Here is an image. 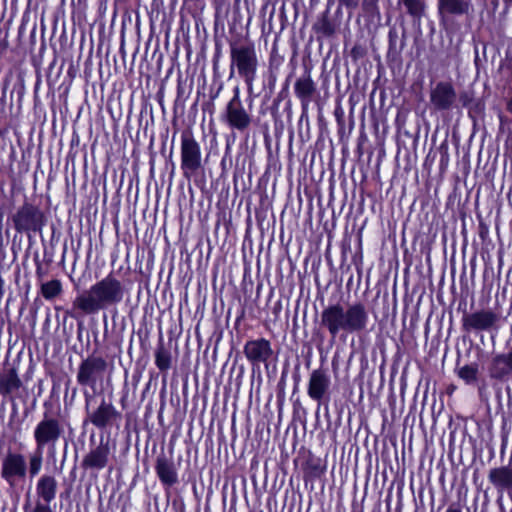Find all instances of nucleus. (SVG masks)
I'll return each instance as SVG.
<instances>
[{"label": "nucleus", "mask_w": 512, "mask_h": 512, "mask_svg": "<svg viewBox=\"0 0 512 512\" xmlns=\"http://www.w3.org/2000/svg\"><path fill=\"white\" fill-rule=\"evenodd\" d=\"M27 466L23 455L8 452L2 461L1 475L10 484L14 485L19 479L26 476Z\"/></svg>", "instance_id": "6e6552de"}, {"label": "nucleus", "mask_w": 512, "mask_h": 512, "mask_svg": "<svg viewBox=\"0 0 512 512\" xmlns=\"http://www.w3.org/2000/svg\"><path fill=\"white\" fill-rule=\"evenodd\" d=\"M9 47L7 36L0 37V57L4 55Z\"/></svg>", "instance_id": "c756f323"}, {"label": "nucleus", "mask_w": 512, "mask_h": 512, "mask_svg": "<svg viewBox=\"0 0 512 512\" xmlns=\"http://www.w3.org/2000/svg\"><path fill=\"white\" fill-rule=\"evenodd\" d=\"M472 10L470 0H438V11L442 16L465 15Z\"/></svg>", "instance_id": "f3484780"}, {"label": "nucleus", "mask_w": 512, "mask_h": 512, "mask_svg": "<svg viewBox=\"0 0 512 512\" xmlns=\"http://www.w3.org/2000/svg\"><path fill=\"white\" fill-rule=\"evenodd\" d=\"M42 295L46 299H52L56 295L60 294L62 290V284L59 280H51L44 283L41 287Z\"/></svg>", "instance_id": "a878e982"}, {"label": "nucleus", "mask_w": 512, "mask_h": 512, "mask_svg": "<svg viewBox=\"0 0 512 512\" xmlns=\"http://www.w3.org/2000/svg\"><path fill=\"white\" fill-rule=\"evenodd\" d=\"M456 100V92L449 82H439L430 92V103L436 110L452 108Z\"/></svg>", "instance_id": "9d476101"}, {"label": "nucleus", "mask_w": 512, "mask_h": 512, "mask_svg": "<svg viewBox=\"0 0 512 512\" xmlns=\"http://www.w3.org/2000/svg\"><path fill=\"white\" fill-rule=\"evenodd\" d=\"M155 471L159 480L164 485L173 486L178 482V473L175 465L173 461L165 455H161L157 458Z\"/></svg>", "instance_id": "2eb2a0df"}, {"label": "nucleus", "mask_w": 512, "mask_h": 512, "mask_svg": "<svg viewBox=\"0 0 512 512\" xmlns=\"http://www.w3.org/2000/svg\"><path fill=\"white\" fill-rule=\"evenodd\" d=\"M155 363L160 370H167L170 367V355L164 349L156 352Z\"/></svg>", "instance_id": "cd10ccee"}, {"label": "nucleus", "mask_w": 512, "mask_h": 512, "mask_svg": "<svg viewBox=\"0 0 512 512\" xmlns=\"http://www.w3.org/2000/svg\"><path fill=\"white\" fill-rule=\"evenodd\" d=\"M446 512H462V511H461V509L459 507L451 505V506L448 507Z\"/></svg>", "instance_id": "2f4dec72"}, {"label": "nucleus", "mask_w": 512, "mask_h": 512, "mask_svg": "<svg viewBox=\"0 0 512 512\" xmlns=\"http://www.w3.org/2000/svg\"><path fill=\"white\" fill-rule=\"evenodd\" d=\"M369 324V312L362 302L347 305L329 304L320 315V325L331 337L340 333L353 334L365 331Z\"/></svg>", "instance_id": "f257e3e1"}, {"label": "nucleus", "mask_w": 512, "mask_h": 512, "mask_svg": "<svg viewBox=\"0 0 512 512\" xmlns=\"http://www.w3.org/2000/svg\"><path fill=\"white\" fill-rule=\"evenodd\" d=\"M105 369L106 362L102 358L87 359L79 369L78 381L84 385L94 386L102 379Z\"/></svg>", "instance_id": "9b49d317"}, {"label": "nucleus", "mask_w": 512, "mask_h": 512, "mask_svg": "<svg viewBox=\"0 0 512 512\" xmlns=\"http://www.w3.org/2000/svg\"><path fill=\"white\" fill-rule=\"evenodd\" d=\"M340 5L345 6L347 9L354 10L358 7L360 0H338Z\"/></svg>", "instance_id": "c85d7f7f"}, {"label": "nucleus", "mask_w": 512, "mask_h": 512, "mask_svg": "<svg viewBox=\"0 0 512 512\" xmlns=\"http://www.w3.org/2000/svg\"><path fill=\"white\" fill-rule=\"evenodd\" d=\"M331 384L330 376L324 369H315L311 372L307 387L309 397L320 402L329 391Z\"/></svg>", "instance_id": "f8f14e48"}, {"label": "nucleus", "mask_w": 512, "mask_h": 512, "mask_svg": "<svg viewBox=\"0 0 512 512\" xmlns=\"http://www.w3.org/2000/svg\"><path fill=\"white\" fill-rule=\"evenodd\" d=\"M489 481L499 490L512 489V468L503 466L490 470Z\"/></svg>", "instance_id": "6ab92c4d"}, {"label": "nucleus", "mask_w": 512, "mask_h": 512, "mask_svg": "<svg viewBox=\"0 0 512 512\" xmlns=\"http://www.w3.org/2000/svg\"><path fill=\"white\" fill-rule=\"evenodd\" d=\"M457 376L466 384L477 383L479 376V366L477 363L466 364L457 370Z\"/></svg>", "instance_id": "b1692460"}, {"label": "nucleus", "mask_w": 512, "mask_h": 512, "mask_svg": "<svg viewBox=\"0 0 512 512\" xmlns=\"http://www.w3.org/2000/svg\"><path fill=\"white\" fill-rule=\"evenodd\" d=\"M110 454V448L108 442L103 441L92 449L84 458L83 465L87 468L102 469L108 462V456Z\"/></svg>", "instance_id": "dca6fc26"}, {"label": "nucleus", "mask_w": 512, "mask_h": 512, "mask_svg": "<svg viewBox=\"0 0 512 512\" xmlns=\"http://www.w3.org/2000/svg\"><path fill=\"white\" fill-rule=\"evenodd\" d=\"M13 222L19 232H35L43 225V214L38 208L25 204L13 216Z\"/></svg>", "instance_id": "0eeeda50"}, {"label": "nucleus", "mask_w": 512, "mask_h": 512, "mask_svg": "<svg viewBox=\"0 0 512 512\" xmlns=\"http://www.w3.org/2000/svg\"><path fill=\"white\" fill-rule=\"evenodd\" d=\"M490 377L503 380L512 375V348L507 353L497 354L493 357L489 367Z\"/></svg>", "instance_id": "4468645a"}, {"label": "nucleus", "mask_w": 512, "mask_h": 512, "mask_svg": "<svg viewBox=\"0 0 512 512\" xmlns=\"http://www.w3.org/2000/svg\"><path fill=\"white\" fill-rule=\"evenodd\" d=\"M21 381L14 369H9L0 375V394L6 396L16 392Z\"/></svg>", "instance_id": "412c9836"}, {"label": "nucleus", "mask_w": 512, "mask_h": 512, "mask_svg": "<svg viewBox=\"0 0 512 512\" xmlns=\"http://www.w3.org/2000/svg\"><path fill=\"white\" fill-rule=\"evenodd\" d=\"M123 299L121 282L109 274L79 295L74 305L85 313H95Z\"/></svg>", "instance_id": "f03ea898"}, {"label": "nucleus", "mask_w": 512, "mask_h": 512, "mask_svg": "<svg viewBox=\"0 0 512 512\" xmlns=\"http://www.w3.org/2000/svg\"><path fill=\"white\" fill-rule=\"evenodd\" d=\"M243 352L247 360L253 365L266 363L273 355L271 343L265 338L247 341L243 347Z\"/></svg>", "instance_id": "1a4fd4ad"}, {"label": "nucleus", "mask_w": 512, "mask_h": 512, "mask_svg": "<svg viewBox=\"0 0 512 512\" xmlns=\"http://www.w3.org/2000/svg\"><path fill=\"white\" fill-rule=\"evenodd\" d=\"M231 69H237L238 75L244 80L249 93L253 92L257 76L258 56L252 42H235L230 45Z\"/></svg>", "instance_id": "7ed1b4c3"}, {"label": "nucleus", "mask_w": 512, "mask_h": 512, "mask_svg": "<svg viewBox=\"0 0 512 512\" xmlns=\"http://www.w3.org/2000/svg\"><path fill=\"white\" fill-rule=\"evenodd\" d=\"M42 466V451L37 447V450L29 457V473L34 477L39 473Z\"/></svg>", "instance_id": "bb28decb"}, {"label": "nucleus", "mask_w": 512, "mask_h": 512, "mask_svg": "<svg viewBox=\"0 0 512 512\" xmlns=\"http://www.w3.org/2000/svg\"><path fill=\"white\" fill-rule=\"evenodd\" d=\"M507 110L512 114V95L509 101L507 102Z\"/></svg>", "instance_id": "473e14b6"}, {"label": "nucleus", "mask_w": 512, "mask_h": 512, "mask_svg": "<svg viewBox=\"0 0 512 512\" xmlns=\"http://www.w3.org/2000/svg\"><path fill=\"white\" fill-rule=\"evenodd\" d=\"M117 416L112 404L102 401L97 410L90 416L91 423L98 428L106 427Z\"/></svg>", "instance_id": "a211bd4d"}, {"label": "nucleus", "mask_w": 512, "mask_h": 512, "mask_svg": "<svg viewBox=\"0 0 512 512\" xmlns=\"http://www.w3.org/2000/svg\"><path fill=\"white\" fill-rule=\"evenodd\" d=\"M61 434L60 423L50 417L45 418L37 425L34 437L37 443V447L42 449L47 443L55 442Z\"/></svg>", "instance_id": "ddd939ff"}, {"label": "nucleus", "mask_w": 512, "mask_h": 512, "mask_svg": "<svg viewBox=\"0 0 512 512\" xmlns=\"http://www.w3.org/2000/svg\"><path fill=\"white\" fill-rule=\"evenodd\" d=\"M56 492V481L50 476H43L37 484L38 495L46 502H50Z\"/></svg>", "instance_id": "4be33fe9"}, {"label": "nucleus", "mask_w": 512, "mask_h": 512, "mask_svg": "<svg viewBox=\"0 0 512 512\" xmlns=\"http://www.w3.org/2000/svg\"><path fill=\"white\" fill-rule=\"evenodd\" d=\"M33 512H51V510L49 509L48 506L41 503H37Z\"/></svg>", "instance_id": "7c9ffc66"}, {"label": "nucleus", "mask_w": 512, "mask_h": 512, "mask_svg": "<svg viewBox=\"0 0 512 512\" xmlns=\"http://www.w3.org/2000/svg\"><path fill=\"white\" fill-rule=\"evenodd\" d=\"M405 7L407 13L414 18H421L425 11L424 0H399Z\"/></svg>", "instance_id": "393cba45"}, {"label": "nucleus", "mask_w": 512, "mask_h": 512, "mask_svg": "<svg viewBox=\"0 0 512 512\" xmlns=\"http://www.w3.org/2000/svg\"><path fill=\"white\" fill-rule=\"evenodd\" d=\"M315 91V83L309 73L298 78L294 84V92L302 103L310 102Z\"/></svg>", "instance_id": "aec40b11"}, {"label": "nucleus", "mask_w": 512, "mask_h": 512, "mask_svg": "<svg viewBox=\"0 0 512 512\" xmlns=\"http://www.w3.org/2000/svg\"><path fill=\"white\" fill-rule=\"evenodd\" d=\"M226 119L232 128L240 131L247 129L251 124V116L242 104L238 87L234 88L233 97L226 106Z\"/></svg>", "instance_id": "39448f33"}, {"label": "nucleus", "mask_w": 512, "mask_h": 512, "mask_svg": "<svg viewBox=\"0 0 512 512\" xmlns=\"http://www.w3.org/2000/svg\"><path fill=\"white\" fill-rule=\"evenodd\" d=\"M462 321L467 331H489L498 327L500 315L491 309H482L465 315Z\"/></svg>", "instance_id": "423d86ee"}, {"label": "nucleus", "mask_w": 512, "mask_h": 512, "mask_svg": "<svg viewBox=\"0 0 512 512\" xmlns=\"http://www.w3.org/2000/svg\"><path fill=\"white\" fill-rule=\"evenodd\" d=\"M313 30L323 37H331L335 31V24L329 19L328 13H323L318 17L317 21L313 25Z\"/></svg>", "instance_id": "5701e85b"}, {"label": "nucleus", "mask_w": 512, "mask_h": 512, "mask_svg": "<svg viewBox=\"0 0 512 512\" xmlns=\"http://www.w3.org/2000/svg\"><path fill=\"white\" fill-rule=\"evenodd\" d=\"M201 168V149L192 132L186 131L181 135V169L186 178Z\"/></svg>", "instance_id": "20e7f679"}]
</instances>
